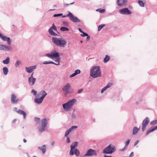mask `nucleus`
Masks as SVG:
<instances>
[{"label":"nucleus","instance_id":"nucleus-1","mask_svg":"<svg viewBox=\"0 0 157 157\" xmlns=\"http://www.w3.org/2000/svg\"><path fill=\"white\" fill-rule=\"evenodd\" d=\"M52 41L56 45L60 47H65L67 43V41L65 39L56 37L52 38Z\"/></svg>","mask_w":157,"mask_h":157},{"label":"nucleus","instance_id":"nucleus-2","mask_svg":"<svg viewBox=\"0 0 157 157\" xmlns=\"http://www.w3.org/2000/svg\"><path fill=\"white\" fill-rule=\"evenodd\" d=\"M90 75L94 78L101 77V70L98 66H94L91 69Z\"/></svg>","mask_w":157,"mask_h":157},{"label":"nucleus","instance_id":"nucleus-3","mask_svg":"<svg viewBox=\"0 0 157 157\" xmlns=\"http://www.w3.org/2000/svg\"><path fill=\"white\" fill-rule=\"evenodd\" d=\"M116 150L115 147L111 144H110L103 150V153L107 154H111Z\"/></svg>","mask_w":157,"mask_h":157},{"label":"nucleus","instance_id":"nucleus-4","mask_svg":"<svg viewBox=\"0 0 157 157\" xmlns=\"http://www.w3.org/2000/svg\"><path fill=\"white\" fill-rule=\"evenodd\" d=\"M41 127H38V130L40 133L43 132L45 130V128L48 124L47 120L45 118H43L41 120Z\"/></svg>","mask_w":157,"mask_h":157},{"label":"nucleus","instance_id":"nucleus-5","mask_svg":"<svg viewBox=\"0 0 157 157\" xmlns=\"http://www.w3.org/2000/svg\"><path fill=\"white\" fill-rule=\"evenodd\" d=\"M71 85L69 83L66 84L62 88V90L65 95H67L71 93L72 90L71 89Z\"/></svg>","mask_w":157,"mask_h":157},{"label":"nucleus","instance_id":"nucleus-6","mask_svg":"<svg viewBox=\"0 0 157 157\" xmlns=\"http://www.w3.org/2000/svg\"><path fill=\"white\" fill-rule=\"evenodd\" d=\"M53 30L56 31V32H57L59 34V33L57 31V28L55 26L54 23H53L52 24V26L48 30V32L51 35L53 36H58V35L55 33L53 31Z\"/></svg>","mask_w":157,"mask_h":157},{"label":"nucleus","instance_id":"nucleus-7","mask_svg":"<svg viewBox=\"0 0 157 157\" xmlns=\"http://www.w3.org/2000/svg\"><path fill=\"white\" fill-rule=\"evenodd\" d=\"M149 122V119L148 117H146L143 120L142 125V130L143 132L145 130L146 127Z\"/></svg>","mask_w":157,"mask_h":157},{"label":"nucleus","instance_id":"nucleus-8","mask_svg":"<svg viewBox=\"0 0 157 157\" xmlns=\"http://www.w3.org/2000/svg\"><path fill=\"white\" fill-rule=\"evenodd\" d=\"M119 13L121 14L125 15H129L131 13V11L128 8H123L119 10Z\"/></svg>","mask_w":157,"mask_h":157},{"label":"nucleus","instance_id":"nucleus-9","mask_svg":"<svg viewBox=\"0 0 157 157\" xmlns=\"http://www.w3.org/2000/svg\"><path fill=\"white\" fill-rule=\"evenodd\" d=\"M12 47L11 46H8L3 44H0V50H4L7 51L12 50Z\"/></svg>","mask_w":157,"mask_h":157},{"label":"nucleus","instance_id":"nucleus-10","mask_svg":"<svg viewBox=\"0 0 157 157\" xmlns=\"http://www.w3.org/2000/svg\"><path fill=\"white\" fill-rule=\"evenodd\" d=\"M78 145L77 142H75L71 145V150L70 151V155H72L74 154V149L76 148Z\"/></svg>","mask_w":157,"mask_h":157},{"label":"nucleus","instance_id":"nucleus-11","mask_svg":"<svg viewBox=\"0 0 157 157\" xmlns=\"http://www.w3.org/2000/svg\"><path fill=\"white\" fill-rule=\"evenodd\" d=\"M97 155L96 151L91 149H89L86 152L85 156H97Z\"/></svg>","mask_w":157,"mask_h":157},{"label":"nucleus","instance_id":"nucleus-12","mask_svg":"<svg viewBox=\"0 0 157 157\" xmlns=\"http://www.w3.org/2000/svg\"><path fill=\"white\" fill-rule=\"evenodd\" d=\"M19 101V99L17 98L15 94H11V101L12 103L13 104H17Z\"/></svg>","mask_w":157,"mask_h":157},{"label":"nucleus","instance_id":"nucleus-13","mask_svg":"<svg viewBox=\"0 0 157 157\" xmlns=\"http://www.w3.org/2000/svg\"><path fill=\"white\" fill-rule=\"evenodd\" d=\"M0 38L4 41H6L8 44L10 45L11 43V40L10 38L2 35L0 33Z\"/></svg>","mask_w":157,"mask_h":157},{"label":"nucleus","instance_id":"nucleus-14","mask_svg":"<svg viewBox=\"0 0 157 157\" xmlns=\"http://www.w3.org/2000/svg\"><path fill=\"white\" fill-rule=\"evenodd\" d=\"M69 19L74 22H80V20L77 17L75 16L71 13H70Z\"/></svg>","mask_w":157,"mask_h":157},{"label":"nucleus","instance_id":"nucleus-15","mask_svg":"<svg viewBox=\"0 0 157 157\" xmlns=\"http://www.w3.org/2000/svg\"><path fill=\"white\" fill-rule=\"evenodd\" d=\"M47 94L44 90H42L37 94L36 97H39L41 96L40 97L44 99Z\"/></svg>","mask_w":157,"mask_h":157},{"label":"nucleus","instance_id":"nucleus-16","mask_svg":"<svg viewBox=\"0 0 157 157\" xmlns=\"http://www.w3.org/2000/svg\"><path fill=\"white\" fill-rule=\"evenodd\" d=\"M36 66H31L28 67H26V71L28 73H31L33 70L36 68Z\"/></svg>","mask_w":157,"mask_h":157},{"label":"nucleus","instance_id":"nucleus-17","mask_svg":"<svg viewBox=\"0 0 157 157\" xmlns=\"http://www.w3.org/2000/svg\"><path fill=\"white\" fill-rule=\"evenodd\" d=\"M28 80L29 85L32 86L35 84L36 80V78H29Z\"/></svg>","mask_w":157,"mask_h":157},{"label":"nucleus","instance_id":"nucleus-18","mask_svg":"<svg viewBox=\"0 0 157 157\" xmlns=\"http://www.w3.org/2000/svg\"><path fill=\"white\" fill-rule=\"evenodd\" d=\"M76 101L77 100L76 99H74L69 101L67 103L69 107H70L74 104L76 102Z\"/></svg>","mask_w":157,"mask_h":157},{"label":"nucleus","instance_id":"nucleus-19","mask_svg":"<svg viewBox=\"0 0 157 157\" xmlns=\"http://www.w3.org/2000/svg\"><path fill=\"white\" fill-rule=\"evenodd\" d=\"M37 97H35V98L34 99V102L36 103L37 104H41L42 102L43 101L44 99L41 98L40 97V98H36Z\"/></svg>","mask_w":157,"mask_h":157},{"label":"nucleus","instance_id":"nucleus-20","mask_svg":"<svg viewBox=\"0 0 157 157\" xmlns=\"http://www.w3.org/2000/svg\"><path fill=\"white\" fill-rule=\"evenodd\" d=\"M127 2L126 0H117V3L118 6H121L125 4Z\"/></svg>","mask_w":157,"mask_h":157},{"label":"nucleus","instance_id":"nucleus-21","mask_svg":"<svg viewBox=\"0 0 157 157\" xmlns=\"http://www.w3.org/2000/svg\"><path fill=\"white\" fill-rule=\"evenodd\" d=\"M17 113L20 115H23L24 119L26 118L27 114L24 111L21 110H18L17 111Z\"/></svg>","mask_w":157,"mask_h":157},{"label":"nucleus","instance_id":"nucleus-22","mask_svg":"<svg viewBox=\"0 0 157 157\" xmlns=\"http://www.w3.org/2000/svg\"><path fill=\"white\" fill-rule=\"evenodd\" d=\"M52 59L53 58H56L58 57H59V53L56 52L55 51H53L52 52Z\"/></svg>","mask_w":157,"mask_h":157},{"label":"nucleus","instance_id":"nucleus-23","mask_svg":"<svg viewBox=\"0 0 157 157\" xmlns=\"http://www.w3.org/2000/svg\"><path fill=\"white\" fill-rule=\"evenodd\" d=\"M38 149L42 151L43 154L45 153L46 150V147L45 145H43L41 147H38Z\"/></svg>","mask_w":157,"mask_h":157},{"label":"nucleus","instance_id":"nucleus-24","mask_svg":"<svg viewBox=\"0 0 157 157\" xmlns=\"http://www.w3.org/2000/svg\"><path fill=\"white\" fill-rule=\"evenodd\" d=\"M140 128V127L138 128L136 127H134L133 129L132 134L133 135H136L139 130Z\"/></svg>","mask_w":157,"mask_h":157},{"label":"nucleus","instance_id":"nucleus-25","mask_svg":"<svg viewBox=\"0 0 157 157\" xmlns=\"http://www.w3.org/2000/svg\"><path fill=\"white\" fill-rule=\"evenodd\" d=\"M10 62V58L9 57H7L6 59L2 61V63L5 64H8Z\"/></svg>","mask_w":157,"mask_h":157},{"label":"nucleus","instance_id":"nucleus-26","mask_svg":"<svg viewBox=\"0 0 157 157\" xmlns=\"http://www.w3.org/2000/svg\"><path fill=\"white\" fill-rule=\"evenodd\" d=\"M3 74L4 75H6L9 72V70L7 67H4L3 68Z\"/></svg>","mask_w":157,"mask_h":157},{"label":"nucleus","instance_id":"nucleus-27","mask_svg":"<svg viewBox=\"0 0 157 157\" xmlns=\"http://www.w3.org/2000/svg\"><path fill=\"white\" fill-rule=\"evenodd\" d=\"M110 59V57L107 55H106L105 56V58H104L103 59V62L104 63H106L107 62H108L109 60Z\"/></svg>","mask_w":157,"mask_h":157},{"label":"nucleus","instance_id":"nucleus-28","mask_svg":"<svg viewBox=\"0 0 157 157\" xmlns=\"http://www.w3.org/2000/svg\"><path fill=\"white\" fill-rule=\"evenodd\" d=\"M74 154H75V155L77 156H78L80 155L79 151V150L77 149H75L74 151Z\"/></svg>","mask_w":157,"mask_h":157},{"label":"nucleus","instance_id":"nucleus-29","mask_svg":"<svg viewBox=\"0 0 157 157\" xmlns=\"http://www.w3.org/2000/svg\"><path fill=\"white\" fill-rule=\"evenodd\" d=\"M63 107L64 109H67L70 108L67 103L63 104Z\"/></svg>","mask_w":157,"mask_h":157},{"label":"nucleus","instance_id":"nucleus-30","mask_svg":"<svg viewBox=\"0 0 157 157\" xmlns=\"http://www.w3.org/2000/svg\"><path fill=\"white\" fill-rule=\"evenodd\" d=\"M60 30L62 31H69V29L65 27H61L60 28Z\"/></svg>","mask_w":157,"mask_h":157},{"label":"nucleus","instance_id":"nucleus-31","mask_svg":"<svg viewBox=\"0 0 157 157\" xmlns=\"http://www.w3.org/2000/svg\"><path fill=\"white\" fill-rule=\"evenodd\" d=\"M21 64V61L17 60L15 63V66L16 67H18L19 65Z\"/></svg>","mask_w":157,"mask_h":157},{"label":"nucleus","instance_id":"nucleus-32","mask_svg":"<svg viewBox=\"0 0 157 157\" xmlns=\"http://www.w3.org/2000/svg\"><path fill=\"white\" fill-rule=\"evenodd\" d=\"M138 3L140 6L142 7H144V4L142 1L141 0H139L138 1Z\"/></svg>","mask_w":157,"mask_h":157},{"label":"nucleus","instance_id":"nucleus-33","mask_svg":"<svg viewBox=\"0 0 157 157\" xmlns=\"http://www.w3.org/2000/svg\"><path fill=\"white\" fill-rule=\"evenodd\" d=\"M157 124V120L153 121H151V122L150 123V124L151 125H155Z\"/></svg>","mask_w":157,"mask_h":157},{"label":"nucleus","instance_id":"nucleus-34","mask_svg":"<svg viewBox=\"0 0 157 157\" xmlns=\"http://www.w3.org/2000/svg\"><path fill=\"white\" fill-rule=\"evenodd\" d=\"M105 26V25L104 24H101L99 25L98 27V31H99L101 30V29L102 28Z\"/></svg>","mask_w":157,"mask_h":157},{"label":"nucleus","instance_id":"nucleus-35","mask_svg":"<svg viewBox=\"0 0 157 157\" xmlns=\"http://www.w3.org/2000/svg\"><path fill=\"white\" fill-rule=\"evenodd\" d=\"M56 59L55 60V61L56 62H57L58 63H56V65H59V61L60 60V57H58L57 58H56Z\"/></svg>","mask_w":157,"mask_h":157},{"label":"nucleus","instance_id":"nucleus-36","mask_svg":"<svg viewBox=\"0 0 157 157\" xmlns=\"http://www.w3.org/2000/svg\"><path fill=\"white\" fill-rule=\"evenodd\" d=\"M45 56L48 57L52 59V52L51 54L47 53L45 55Z\"/></svg>","mask_w":157,"mask_h":157},{"label":"nucleus","instance_id":"nucleus-37","mask_svg":"<svg viewBox=\"0 0 157 157\" xmlns=\"http://www.w3.org/2000/svg\"><path fill=\"white\" fill-rule=\"evenodd\" d=\"M130 140H128L125 143V147L128 148V144L130 142Z\"/></svg>","mask_w":157,"mask_h":157},{"label":"nucleus","instance_id":"nucleus-38","mask_svg":"<svg viewBox=\"0 0 157 157\" xmlns=\"http://www.w3.org/2000/svg\"><path fill=\"white\" fill-rule=\"evenodd\" d=\"M31 92L32 93H33V94L34 95V96H35V95H37V91L36 90H34V89H33L32 90H31Z\"/></svg>","mask_w":157,"mask_h":157},{"label":"nucleus","instance_id":"nucleus-39","mask_svg":"<svg viewBox=\"0 0 157 157\" xmlns=\"http://www.w3.org/2000/svg\"><path fill=\"white\" fill-rule=\"evenodd\" d=\"M75 74H76V75H77L80 74L81 73V71L79 69H77L75 71Z\"/></svg>","mask_w":157,"mask_h":157},{"label":"nucleus","instance_id":"nucleus-40","mask_svg":"<svg viewBox=\"0 0 157 157\" xmlns=\"http://www.w3.org/2000/svg\"><path fill=\"white\" fill-rule=\"evenodd\" d=\"M96 10L97 11H99L101 13H103L105 11V9H97Z\"/></svg>","mask_w":157,"mask_h":157},{"label":"nucleus","instance_id":"nucleus-41","mask_svg":"<svg viewBox=\"0 0 157 157\" xmlns=\"http://www.w3.org/2000/svg\"><path fill=\"white\" fill-rule=\"evenodd\" d=\"M77 128L78 126H72L70 128L72 131L74 129H76Z\"/></svg>","mask_w":157,"mask_h":157},{"label":"nucleus","instance_id":"nucleus-42","mask_svg":"<svg viewBox=\"0 0 157 157\" xmlns=\"http://www.w3.org/2000/svg\"><path fill=\"white\" fill-rule=\"evenodd\" d=\"M63 15L62 13H59V14H54L53 15L54 17H57L60 16H62Z\"/></svg>","mask_w":157,"mask_h":157},{"label":"nucleus","instance_id":"nucleus-43","mask_svg":"<svg viewBox=\"0 0 157 157\" xmlns=\"http://www.w3.org/2000/svg\"><path fill=\"white\" fill-rule=\"evenodd\" d=\"M107 87L106 86L104 87L101 90V93H103L105 90L107 89Z\"/></svg>","mask_w":157,"mask_h":157},{"label":"nucleus","instance_id":"nucleus-44","mask_svg":"<svg viewBox=\"0 0 157 157\" xmlns=\"http://www.w3.org/2000/svg\"><path fill=\"white\" fill-rule=\"evenodd\" d=\"M82 34H81V36H82L85 37V36H88V34L85 33H84V32H83Z\"/></svg>","mask_w":157,"mask_h":157},{"label":"nucleus","instance_id":"nucleus-45","mask_svg":"<svg viewBox=\"0 0 157 157\" xmlns=\"http://www.w3.org/2000/svg\"><path fill=\"white\" fill-rule=\"evenodd\" d=\"M70 13H71V12H69V13L67 14H66L65 15L62 16V17H69L70 16Z\"/></svg>","mask_w":157,"mask_h":157},{"label":"nucleus","instance_id":"nucleus-46","mask_svg":"<svg viewBox=\"0 0 157 157\" xmlns=\"http://www.w3.org/2000/svg\"><path fill=\"white\" fill-rule=\"evenodd\" d=\"M75 111V110H74L73 112L72 113V118L74 119L75 118V113H74V112Z\"/></svg>","mask_w":157,"mask_h":157},{"label":"nucleus","instance_id":"nucleus-47","mask_svg":"<svg viewBox=\"0 0 157 157\" xmlns=\"http://www.w3.org/2000/svg\"><path fill=\"white\" fill-rule=\"evenodd\" d=\"M112 85V84L111 83H108L106 86L107 87V88H108L110 87H111Z\"/></svg>","mask_w":157,"mask_h":157},{"label":"nucleus","instance_id":"nucleus-48","mask_svg":"<svg viewBox=\"0 0 157 157\" xmlns=\"http://www.w3.org/2000/svg\"><path fill=\"white\" fill-rule=\"evenodd\" d=\"M43 64H50V61H45L43 62Z\"/></svg>","mask_w":157,"mask_h":157},{"label":"nucleus","instance_id":"nucleus-49","mask_svg":"<svg viewBox=\"0 0 157 157\" xmlns=\"http://www.w3.org/2000/svg\"><path fill=\"white\" fill-rule=\"evenodd\" d=\"M34 120L36 121L39 122L40 120V119L39 118L35 117L34 118Z\"/></svg>","mask_w":157,"mask_h":157},{"label":"nucleus","instance_id":"nucleus-50","mask_svg":"<svg viewBox=\"0 0 157 157\" xmlns=\"http://www.w3.org/2000/svg\"><path fill=\"white\" fill-rule=\"evenodd\" d=\"M139 140H137L134 143V146H136L139 143Z\"/></svg>","mask_w":157,"mask_h":157},{"label":"nucleus","instance_id":"nucleus-51","mask_svg":"<svg viewBox=\"0 0 157 157\" xmlns=\"http://www.w3.org/2000/svg\"><path fill=\"white\" fill-rule=\"evenodd\" d=\"M76 75V74H75V73L74 72V73H73V74H71V75H70V77L72 78V77H74Z\"/></svg>","mask_w":157,"mask_h":157},{"label":"nucleus","instance_id":"nucleus-52","mask_svg":"<svg viewBox=\"0 0 157 157\" xmlns=\"http://www.w3.org/2000/svg\"><path fill=\"white\" fill-rule=\"evenodd\" d=\"M134 156V153L133 152H132L129 155L128 157H132Z\"/></svg>","mask_w":157,"mask_h":157},{"label":"nucleus","instance_id":"nucleus-53","mask_svg":"<svg viewBox=\"0 0 157 157\" xmlns=\"http://www.w3.org/2000/svg\"><path fill=\"white\" fill-rule=\"evenodd\" d=\"M82 91L83 89L82 88L78 90L77 92L78 94H80Z\"/></svg>","mask_w":157,"mask_h":157},{"label":"nucleus","instance_id":"nucleus-54","mask_svg":"<svg viewBox=\"0 0 157 157\" xmlns=\"http://www.w3.org/2000/svg\"><path fill=\"white\" fill-rule=\"evenodd\" d=\"M127 148V147H124L121 150V151H124L125 150H126Z\"/></svg>","mask_w":157,"mask_h":157},{"label":"nucleus","instance_id":"nucleus-55","mask_svg":"<svg viewBox=\"0 0 157 157\" xmlns=\"http://www.w3.org/2000/svg\"><path fill=\"white\" fill-rule=\"evenodd\" d=\"M67 143H69L70 142V139L68 137H67Z\"/></svg>","mask_w":157,"mask_h":157},{"label":"nucleus","instance_id":"nucleus-56","mask_svg":"<svg viewBox=\"0 0 157 157\" xmlns=\"http://www.w3.org/2000/svg\"><path fill=\"white\" fill-rule=\"evenodd\" d=\"M87 36V37H86V40L87 41H88L90 40V36H89L88 35V36Z\"/></svg>","mask_w":157,"mask_h":157},{"label":"nucleus","instance_id":"nucleus-57","mask_svg":"<svg viewBox=\"0 0 157 157\" xmlns=\"http://www.w3.org/2000/svg\"><path fill=\"white\" fill-rule=\"evenodd\" d=\"M69 133L67 131L66 132H65V136H67V135L69 134Z\"/></svg>","mask_w":157,"mask_h":157},{"label":"nucleus","instance_id":"nucleus-58","mask_svg":"<svg viewBox=\"0 0 157 157\" xmlns=\"http://www.w3.org/2000/svg\"><path fill=\"white\" fill-rule=\"evenodd\" d=\"M68 5H69V4H68L64 3L63 4V6L65 7L67 6Z\"/></svg>","mask_w":157,"mask_h":157},{"label":"nucleus","instance_id":"nucleus-59","mask_svg":"<svg viewBox=\"0 0 157 157\" xmlns=\"http://www.w3.org/2000/svg\"><path fill=\"white\" fill-rule=\"evenodd\" d=\"M78 30L81 33H83V32L82 30L81 29V28H78Z\"/></svg>","mask_w":157,"mask_h":157},{"label":"nucleus","instance_id":"nucleus-60","mask_svg":"<svg viewBox=\"0 0 157 157\" xmlns=\"http://www.w3.org/2000/svg\"><path fill=\"white\" fill-rule=\"evenodd\" d=\"M50 64H53L56 65V63H54L53 61H50Z\"/></svg>","mask_w":157,"mask_h":157},{"label":"nucleus","instance_id":"nucleus-61","mask_svg":"<svg viewBox=\"0 0 157 157\" xmlns=\"http://www.w3.org/2000/svg\"><path fill=\"white\" fill-rule=\"evenodd\" d=\"M17 109L16 107H15V108H14V109H13L14 111L16 112L17 113V111H18L17 110Z\"/></svg>","mask_w":157,"mask_h":157},{"label":"nucleus","instance_id":"nucleus-62","mask_svg":"<svg viewBox=\"0 0 157 157\" xmlns=\"http://www.w3.org/2000/svg\"><path fill=\"white\" fill-rule=\"evenodd\" d=\"M72 131V130H71V129L70 128L69 130H68L67 131L69 133H70V132H71Z\"/></svg>","mask_w":157,"mask_h":157},{"label":"nucleus","instance_id":"nucleus-63","mask_svg":"<svg viewBox=\"0 0 157 157\" xmlns=\"http://www.w3.org/2000/svg\"><path fill=\"white\" fill-rule=\"evenodd\" d=\"M72 131V130H71V129L70 128L69 130H68L67 131L69 133H70V132H71Z\"/></svg>","mask_w":157,"mask_h":157},{"label":"nucleus","instance_id":"nucleus-64","mask_svg":"<svg viewBox=\"0 0 157 157\" xmlns=\"http://www.w3.org/2000/svg\"><path fill=\"white\" fill-rule=\"evenodd\" d=\"M151 130V132H152L155 130V129L154 128H153L151 129H150Z\"/></svg>","mask_w":157,"mask_h":157}]
</instances>
